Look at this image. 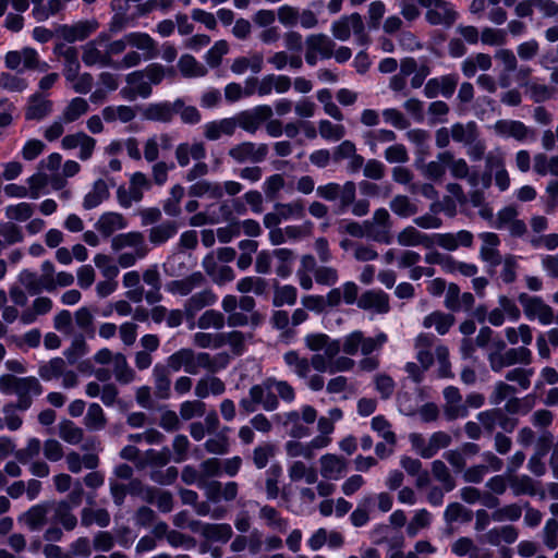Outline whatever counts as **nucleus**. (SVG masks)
<instances>
[{
    "instance_id": "obj_60",
    "label": "nucleus",
    "mask_w": 558,
    "mask_h": 558,
    "mask_svg": "<svg viewBox=\"0 0 558 558\" xmlns=\"http://www.w3.org/2000/svg\"><path fill=\"white\" fill-rule=\"evenodd\" d=\"M178 68L185 77H202L207 73L206 68L191 54L181 56Z\"/></svg>"
},
{
    "instance_id": "obj_3",
    "label": "nucleus",
    "mask_w": 558,
    "mask_h": 558,
    "mask_svg": "<svg viewBox=\"0 0 558 558\" xmlns=\"http://www.w3.org/2000/svg\"><path fill=\"white\" fill-rule=\"evenodd\" d=\"M279 400L292 403L295 400L294 388L286 380L267 377L260 384L253 385L247 397L242 398L239 405L245 415L254 413L259 407L272 412L279 408Z\"/></svg>"
},
{
    "instance_id": "obj_15",
    "label": "nucleus",
    "mask_w": 558,
    "mask_h": 558,
    "mask_svg": "<svg viewBox=\"0 0 558 558\" xmlns=\"http://www.w3.org/2000/svg\"><path fill=\"white\" fill-rule=\"evenodd\" d=\"M271 116L272 109L270 106L258 105L252 109L240 111L232 118L235 122V130L240 128L248 134H255Z\"/></svg>"
},
{
    "instance_id": "obj_27",
    "label": "nucleus",
    "mask_w": 558,
    "mask_h": 558,
    "mask_svg": "<svg viewBox=\"0 0 558 558\" xmlns=\"http://www.w3.org/2000/svg\"><path fill=\"white\" fill-rule=\"evenodd\" d=\"M203 135L208 141H218L222 136H233L235 122L232 117L206 122L202 126Z\"/></svg>"
},
{
    "instance_id": "obj_11",
    "label": "nucleus",
    "mask_w": 558,
    "mask_h": 558,
    "mask_svg": "<svg viewBox=\"0 0 558 558\" xmlns=\"http://www.w3.org/2000/svg\"><path fill=\"white\" fill-rule=\"evenodd\" d=\"M487 360L493 372L499 373L506 367L515 364L530 365L533 360L532 351L525 347L510 348L505 351V354L488 353Z\"/></svg>"
},
{
    "instance_id": "obj_2",
    "label": "nucleus",
    "mask_w": 558,
    "mask_h": 558,
    "mask_svg": "<svg viewBox=\"0 0 558 558\" xmlns=\"http://www.w3.org/2000/svg\"><path fill=\"white\" fill-rule=\"evenodd\" d=\"M122 44L111 39L109 33L101 32L94 39L82 46V61L86 66L112 68L126 70L141 64L138 52L130 50L122 59L114 57L121 54Z\"/></svg>"
},
{
    "instance_id": "obj_37",
    "label": "nucleus",
    "mask_w": 558,
    "mask_h": 558,
    "mask_svg": "<svg viewBox=\"0 0 558 558\" xmlns=\"http://www.w3.org/2000/svg\"><path fill=\"white\" fill-rule=\"evenodd\" d=\"M288 476L291 482L305 481L307 484L317 482L318 473L312 465H307L302 460H292L288 463Z\"/></svg>"
},
{
    "instance_id": "obj_9",
    "label": "nucleus",
    "mask_w": 558,
    "mask_h": 558,
    "mask_svg": "<svg viewBox=\"0 0 558 558\" xmlns=\"http://www.w3.org/2000/svg\"><path fill=\"white\" fill-rule=\"evenodd\" d=\"M151 181L143 172H134L130 177L129 186L121 185L117 190V199L121 207L130 208L143 199L144 192L150 190Z\"/></svg>"
},
{
    "instance_id": "obj_20",
    "label": "nucleus",
    "mask_w": 558,
    "mask_h": 558,
    "mask_svg": "<svg viewBox=\"0 0 558 558\" xmlns=\"http://www.w3.org/2000/svg\"><path fill=\"white\" fill-rule=\"evenodd\" d=\"M319 474L327 481L341 480L348 470V462L345 458L336 453H325L319 460Z\"/></svg>"
},
{
    "instance_id": "obj_19",
    "label": "nucleus",
    "mask_w": 558,
    "mask_h": 558,
    "mask_svg": "<svg viewBox=\"0 0 558 558\" xmlns=\"http://www.w3.org/2000/svg\"><path fill=\"white\" fill-rule=\"evenodd\" d=\"M357 307L374 314L385 315L390 311V299L380 289L367 290L360 295Z\"/></svg>"
},
{
    "instance_id": "obj_41",
    "label": "nucleus",
    "mask_w": 558,
    "mask_h": 558,
    "mask_svg": "<svg viewBox=\"0 0 558 558\" xmlns=\"http://www.w3.org/2000/svg\"><path fill=\"white\" fill-rule=\"evenodd\" d=\"M525 93L531 100L542 104L555 99L558 90L555 86L533 80L525 85Z\"/></svg>"
},
{
    "instance_id": "obj_50",
    "label": "nucleus",
    "mask_w": 558,
    "mask_h": 558,
    "mask_svg": "<svg viewBox=\"0 0 558 558\" xmlns=\"http://www.w3.org/2000/svg\"><path fill=\"white\" fill-rule=\"evenodd\" d=\"M68 469L72 473H80L83 468L94 470L97 468L99 459L94 453H87L81 457L77 452L68 453L66 458Z\"/></svg>"
},
{
    "instance_id": "obj_51",
    "label": "nucleus",
    "mask_w": 558,
    "mask_h": 558,
    "mask_svg": "<svg viewBox=\"0 0 558 558\" xmlns=\"http://www.w3.org/2000/svg\"><path fill=\"white\" fill-rule=\"evenodd\" d=\"M178 232V225L174 221H165L149 229V241L154 245H161Z\"/></svg>"
},
{
    "instance_id": "obj_62",
    "label": "nucleus",
    "mask_w": 558,
    "mask_h": 558,
    "mask_svg": "<svg viewBox=\"0 0 558 558\" xmlns=\"http://www.w3.org/2000/svg\"><path fill=\"white\" fill-rule=\"evenodd\" d=\"M391 211L401 217L409 218L418 211L417 206L407 195H396L389 204Z\"/></svg>"
},
{
    "instance_id": "obj_58",
    "label": "nucleus",
    "mask_w": 558,
    "mask_h": 558,
    "mask_svg": "<svg viewBox=\"0 0 558 558\" xmlns=\"http://www.w3.org/2000/svg\"><path fill=\"white\" fill-rule=\"evenodd\" d=\"M363 137L372 154H376L378 144L395 142L397 134L391 130L379 129L367 131Z\"/></svg>"
},
{
    "instance_id": "obj_39",
    "label": "nucleus",
    "mask_w": 558,
    "mask_h": 558,
    "mask_svg": "<svg viewBox=\"0 0 558 558\" xmlns=\"http://www.w3.org/2000/svg\"><path fill=\"white\" fill-rule=\"evenodd\" d=\"M456 319L452 314L434 311L423 318L422 326L426 329L435 328L438 335H446L453 326Z\"/></svg>"
},
{
    "instance_id": "obj_31",
    "label": "nucleus",
    "mask_w": 558,
    "mask_h": 558,
    "mask_svg": "<svg viewBox=\"0 0 558 558\" xmlns=\"http://www.w3.org/2000/svg\"><path fill=\"white\" fill-rule=\"evenodd\" d=\"M482 240L480 255L483 260L489 263L492 266L501 263V256L498 251L500 244L499 236L494 232H482L478 234Z\"/></svg>"
},
{
    "instance_id": "obj_7",
    "label": "nucleus",
    "mask_w": 558,
    "mask_h": 558,
    "mask_svg": "<svg viewBox=\"0 0 558 558\" xmlns=\"http://www.w3.org/2000/svg\"><path fill=\"white\" fill-rule=\"evenodd\" d=\"M276 418L288 430L290 437L302 439L311 435V428L305 424H313L317 420V411L314 407L304 404L299 410L277 414Z\"/></svg>"
},
{
    "instance_id": "obj_14",
    "label": "nucleus",
    "mask_w": 558,
    "mask_h": 558,
    "mask_svg": "<svg viewBox=\"0 0 558 558\" xmlns=\"http://www.w3.org/2000/svg\"><path fill=\"white\" fill-rule=\"evenodd\" d=\"M117 43L122 44L121 53L128 47L136 49L135 51L141 56V62L151 60L157 56L156 40L144 32L128 33L122 38L117 39Z\"/></svg>"
},
{
    "instance_id": "obj_40",
    "label": "nucleus",
    "mask_w": 558,
    "mask_h": 558,
    "mask_svg": "<svg viewBox=\"0 0 558 558\" xmlns=\"http://www.w3.org/2000/svg\"><path fill=\"white\" fill-rule=\"evenodd\" d=\"M423 399L424 395L421 388H415L412 392H399L397 397L399 411L408 416L415 415Z\"/></svg>"
},
{
    "instance_id": "obj_64",
    "label": "nucleus",
    "mask_w": 558,
    "mask_h": 558,
    "mask_svg": "<svg viewBox=\"0 0 558 558\" xmlns=\"http://www.w3.org/2000/svg\"><path fill=\"white\" fill-rule=\"evenodd\" d=\"M534 171L539 175L551 174L558 177V156L547 157L545 154L534 156Z\"/></svg>"
},
{
    "instance_id": "obj_38",
    "label": "nucleus",
    "mask_w": 558,
    "mask_h": 558,
    "mask_svg": "<svg viewBox=\"0 0 558 558\" xmlns=\"http://www.w3.org/2000/svg\"><path fill=\"white\" fill-rule=\"evenodd\" d=\"M274 270L276 275L282 279L290 277L293 272V265L295 254L290 248H275L274 250Z\"/></svg>"
},
{
    "instance_id": "obj_17",
    "label": "nucleus",
    "mask_w": 558,
    "mask_h": 558,
    "mask_svg": "<svg viewBox=\"0 0 558 558\" xmlns=\"http://www.w3.org/2000/svg\"><path fill=\"white\" fill-rule=\"evenodd\" d=\"M458 83L459 75L456 73L429 78L424 86V95L429 99L439 95L450 98L454 94Z\"/></svg>"
},
{
    "instance_id": "obj_46",
    "label": "nucleus",
    "mask_w": 558,
    "mask_h": 558,
    "mask_svg": "<svg viewBox=\"0 0 558 558\" xmlns=\"http://www.w3.org/2000/svg\"><path fill=\"white\" fill-rule=\"evenodd\" d=\"M53 519L59 522L64 530L72 531L77 525V519L72 512V506L68 501L50 502Z\"/></svg>"
},
{
    "instance_id": "obj_16",
    "label": "nucleus",
    "mask_w": 558,
    "mask_h": 558,
    "mask_svg": "<svg viewBox=\"0 0 558 558\" xmlns=\"http://www.w3.org/2000/svg\"><path fill=\"white\" fill-rule=\"evenodd\" d=\"M305 61L308 65H316L318 59L332 57L335 43L325 34H313L306 37Z\"/></svg>"
},
{
    "instance_id": "obj_24",
    "label": "nucleus",
    "mask_w": 558,
    "mask_h": 558,
    "mask_svg": "<svg viewBox=\"0 0 558 558\" xmlns=\"http://www.w3.org/2000/svg\"><path fill=\"white\" fill-rule=\"evenodd\" d=\"M202 266L205 272L211 278L213 282L218 286L231 282L235 278L233 269L227 265H219L214 254L206 255L202 262Z\"/></svg>"
},
{
    "instance_id": "obj_44",
    "label": "nucleus",
    "mask_w": 558,
    "mask_h": 558,
    "mask_svg": "<svg viewBox=\"0 0 558 558\" xmlns=\"http://www.w3.org/2000/svg\"><path fill=\"white\" fill-rule=\"evenodd\" d=\"M451 160V153H439L435 160H432L422 167V174L432 181H439L446 173L448 161Z\"/></svg>"
},
{
    "instance_id": "obj_5",
    "label": "nucleus",
    "mask_w": 558,
    "mask_h": 558,
    "mask_svg": "<svg viewBox=\"0 0 558 558\" xmlns=\"http://www.w3.org/2000/svg\"><path fill=\"white\" fill-rule=\"evenodd\" d=\"M165 366L170 372H179L182 368L185 373L196 375L201 369L216 372L218 369L216 360L207 352H195L190 348H182L166 359Z\"/></svg>"
},
{
    "instance_id": "obj_26",
    "label": "nucleus",
    "mask_w": 558,
    "mask_h": 558,
    "mask_svg": "<svg viewBox=\"0 0 558 558\" xmlns=\"http://www.w3.org/2000/svg\"><path fill=\"white\" fill-rule=\"evenodd\" d=\"M218 300L217 294L209 288L203 289L191 295L184 303V314L187 318H194L203 308L214 305Z\"/></svg>"
},
{
    "instance_id": "obj_4",
    "label": "nucleus",
    "mask_w": 558,
    "mask_h": 558,
    "mask_svg": "<svg viewBox=\"0 0 558 558\" xmlns=\"http://www.w3.org/2000/svg\"><path fill=\"white\" fill-rule=\"evenodd\" d=\"M0 392L5 396H15L13 403L17 410L26 411L33 404V399L43 393V386L34 376L16 377L12 374L0 376Z\"/></svg>"
},
{
    "instance_id": "obj_56",
    "label": "nucleus",
    "mask_w": 558,
    "mask_h": 558,
    "mask_svg": "<svg viewBox=\"0 0 558 558\" xmlns=\"http://www.w3.org/2000/svg\"><path fill=\"white\" fill-rule=\"evenodd\" d=\"M112 366L114 377L120 384L126 385L135 379V372L130 367L124 354H114Z\"/></svg>"
},
{
    "instance_id": "obj_55",
    "label": "nucleus",
    "mask_w": 558,
    "mask_h": 558,
    "mask_svg": "<svg viewBox=\"0 0 558 558\" xmlns=\"http://www.w3.org/2000/svg\"><path fill=\"white\" fill-rule=\"evenodd\" d=\"M109 196L108 185L104 180H97L93 189L85 195L83 206L93 209L100 205Z\"/></svg>"
},
{
    "instance_id": "obj_47",
    "label": "nucleus",
    "mask_w": 558,
    "mask_h": 558,
    "mask_svg": "<svg viewBox=\"0 0 558 558\" xmlns=\"http://www.w3.org/2000/svg\"><path fill=\"white\" fill-rule=\"evenodd\" d=\"M59 56L63 59V76L71 80L81 71L77 50L75 47L62 45L59 47Z\"/></svg>"
},
{
    "instance_id": "obj_57",
    "label": "nucleus",
    "mask_w": 558,
    "mask_h": 558,
    "mask_svg": "<svg viewBox=\"0 0 558 558\" xmlns=\"http://www.w3.org/2000/svg\"><path fill=\"white\" fill-rule=\"evenodd\" d=\"M504 332L507 341L512 345L521 341L523 345L527 347L533 341L532 328L527 324H521L518 327H506Z\"/></svg>"
},
{
    "instance_id": "obj_36",
    "label": "nucleus",
    "mask_w": 558,
    "mask_h": 558,
    "mask_svg": "<svg viewBox=\"0 0 558 558\" xmlns=\"http://www.w3.org/2000/svg\"><path fill=\"white\" fill-rule=\"evenodd\" d=\"M126 227L128 221L123 215L113 211L102 214L95 225V228L106 238Z\"/></svg>"
},
{
    "instance_id": "obj_35",
    "label": "nucleus",
    "mask_w": 558,
    "mask_h": 558,
    "mask_svg": "<svg viewBox=\"0 0 558 558\" xmlns=\"http://www.w3.org/2000/svg\"><path fill=\"white\" fill-rule=\"evenodd\" d=\"M263 69L264 57L260 52L238 57L233 60L230 66V70L236 75H242L247 71H251L253 74H258Z\"/></svg>"
},
{
    "instance_id": "obj_59",
    "label": "nucleus",
    "mask_w": 558,
    "mask_h": 558,
    "mask_svg": "<svg viewBox=\"0 0 558 558\" xmlns=\"http://www.w3.org/2000/svg\"><path fill=\"white\" fill-rule=\"evenodd\" d=\"M298 290L292 284L275 286L272 305L281 307L283 305L292 306L296 303Z\"/></svg>"
},
{
    "instance_id": "obj_18",
    "label": "nucleus",
    "mask_w": 558,
    "mask_h": 558,
    "mask_svg": "<svg viewBox=\"0 0 558 558\" xmlns=\"http://www.w3.org/2000/svg\"><path fill=\"white\" fill-rule=\"evenodd\" d=\"M445 403H444V415L449 422L464 418L469 415L468 405L464 404L462 396L459 389L454 386H448L442 391Z\"/></svg>"
},
{
    "instance_id": "obj_45",
    "label": "nucleus",
    "mask_w": 558,
    "mask_h": 558,
    "mask_svg": "<svg viewBox=\"0 0 558 558\" xmlns=\"http://www.w3.org/2000/svg\"><path fill=\"white\" fill-rule=\"evenodd\" d=\"M189 195L192 197H208L210 199H219L223 196V189L218 182L199 180L189 187Z\"/></svg>"
},
{
    "instance_id": "obj_30",
    "label": "nucleus",
    "mask_w": 558,
    "mask_h": 558,
    "mask_svg": "<svg viewBox=\"0 0 558 558\" xmlns=\"http://www.w3.org/2000/svg\"><path fill=\"white\" fill-rule=\"evenodd\" d=\"M98 28L96 21H81L73 25H63L60 27V36L68 43H74L86 39Z\"/></svg>"
},
{
    "instance_id": "obj_53",
    "label": "nucleus",
    "mask_w": 558,
    "mask_h": 558,
    "mask_svg": "<svg viewBox=\"0 0 558 558\" xmlns=\"http://www.w3.org/2000/svg\"><path fill=\"white\" fill-rule=\"evenodd\" d=\"M509 487L514 496H535L537 494L535 482L525 474L509 475Z\"/></svg>"
},
{
    "instance_id": "obj_32",
    "label": "nucleus",
    "mask_w": 558,
    "mask_h": 558,
    "mask_svg": "<svg viewBox=\"0 0 558 558\" xmlns=\"http://www.w3.org/2000/svg\"><path fill=\"white\" fill-rule=\"evenodd\" d=\"M175 159L180 167H186L191 159L203 160L206 157V148L202 142L181 143L175 148Z\"/></svg>"
},
{
    "instance_id": "obj_23",
    "label": "nucleus",
    "mask_w": 558,
    "mask_h": 558,
    "mask_svg": "<svg viewBox=\"0 0 558 558\" xmlns=\"http://www.w3.org/2000/svg\"><path fill=\"white\" fill-rule=\"evenodd\" d=\"M175 100L150 102L144 107L142 116L148 121L170 123L175 116Z\"/></svg>"
},
{
    "instance_id": "obj_29",
    "label": "nucleus",
    "mask_w": 558,
    "mask_h": 558,
    "mask_svg": "<svg viewBox=\"0 0 558 558\" xmlns=\"http://www.w3.org/2000/svg\"><path fill=\"white\" fill-rule=\"evenodd\" d=\"M53 104L47 96L35 93L28 98L25 110L26 120H43L52 112Z\"/></svg>"
},
{
    "instance_id": "obj_10",
    "label": "nucleus",
    "mask_w": 558,
    "mask_h": 558,
    "mask_svg": "<svg viewBox=\"0 0 558 558\" xmlns=\"http://www.w3.org/2000/svg\"><path fill=\"white\" fill-rule=\"evenodd\" d=\"M518 301L529 320H537L543 326L554 323V310L541 296L520 293Z\"/></svg>"
},
{
    "instance_id": "obj_42",
    "label": "nucleus",
    "mask_w": 558,
    "mask_h": 558,
    "mask_svg": "<svg viewBox=\"0 0 558 558\" xmlns=\"http://www.w3.org/2000/svg\"><path fill=\"white\" fill-rule=\"evenodd\" d=\"M397 242L401 246H424L430 247V236L426 233L418 231L412 226H408L402 229L397 235Z\"/></svg>"
},
{
    "instance_id": "obj_21",
    "label": "nucleus",
    "mask_w": 558,
    "mask_h": 558,
    "mask_svg": "<svg viewBox=\"0 0 558 558\" xmlns=\"http://www.w3.org/2000/svg\"><path fill=\"white\" fill-rule=\"evenodd\" d=\"M205 284V276L201 271H195L187 277L168 282L166 290L173 295L186 296L195 289H199Z\"/></svg>"
},
{
    "instance_id": "obj_13",
    "label": "nucleus",
    "mask_w": 558,
    "mask_h": 558,
    "mask_svg": "<svg viewBox=\"0 0 558 558\" xmlns=\"http://www.w3.org/2000/svg\"><path fill=\"white\" fill-rule=\"evenodd\" d=\"M427 9L425 19L430 25L450 27L458 19V13L450 2L445 0H417Z\"/></svg>"
},
{
    "instance_id": "obj_49",
    "label": "nucleus",
    "mask_w": 558,
    "mask_h": 558,
    "mask_svg": "<svg viewBox=\"0 0 558 558\" xmlns=\"http://www.w3.org/2000/svg\"><path fill=\"white\" fill-rule=\"evenodd\" d=\"M89 110L88 101L82 97L72 98L61 113L64 123H72L86 114Z\"/></svg>"
},
{
    "instance_id": "obj_43",
    "label": "nucleus",
    "mask_w": 558,
    "mask_h": 558,
    "mask_svg": "<svg viewBox=\"0 0 558 558\" xmlns=\"http://www.w3.org/2000/svg\"><path fill=\"white\" fill-rule=\"evenodd\" d=\"M226 391L225 383L216 376H205L197 380L194 393L199 399L213 396H220Z\"/></svg>"
},
{
    "instance_id": "obj_48",
    "label": "nucleus",
    "mask_w": 558,
    "mask_h": 558,
    "mask_svg": "<svg viewBox=\"0 0 558 558\" xmlns=\"http://www.w3.org/2000/svg\"><path fill=\"white\" fill-rule=\"evenodd\" d=\"M518 539V531L512 525L494 527L484 535V541L493 546L501 543L512 544Z\"/></svg>"
},
{
    "instance_id": "obj_6",
    "label": "nucleus",
    "mask_w": 558,
    "mask_h": 558,
    "mask_svg": "<svg viewBox=\"0 0 558 558\" xmlns=\"http://www.w3.org/2000/svg\"><path fill=\"white\" fill-rule=\"evenodd\" d=\"M128 247L132 248V251L123 252L118 256V264L122 268L132 267L138 259L144 258L148 253V246L145 242V238L143 233L138 231L121 233L112 238L111 248L114 252H119Z\"/></svg>"
},
{
    "instance_id": "obj_1",
    "label": "nucleus",
    "mask_w": 558,
    "mask_h": 558,
    "mask_svg": "<svg viewBox=\"0 0 558 558\" xmlns=\"http://www.w3.org/2000/svg\"><path fill=\"white\" fill-rule=\"evenodd\" d=\"M306 347L312 351H324L328 356H337L340 351L354 356L357 353L368 355L379 351L388 342V335L377 331L375 336L367 337L362 330H353L341 339H331L326 333H308L304 338Z\"/></svg>"
},
{
    "instance_id": "obj_12",
    "label": "nucleus",
    "mask_w": 558,
    "mask_h": 558,
    "mask_svg": "<svg viewBox=\"0 0 558 558\" xmlns=\"http://www.w3.org/2000/svg\"><path fill=\"white\" fill-rule=\"evenodd\" d=\"M269 154V147L265 143H255V142H241L239 144L233 145L228 150V156L235 163H260L263 162Z\"/></svg>"
},
{
    "instance_id": "obj_54",
    "label": "nucleus",
    "mask_w": 558,
    "mask_h": 558,
    "mask_svg": "<svg viewBox=\"0 0 558 558\" xmlns=\"http://www.w3.org/2000/svg\"><path fill=\"white\" fill-rule=\"evenodd\" d=\"M81 523L85 527L93 524L107 527L110 524V514L106 509L84 508L81 512Z\"/></svg>"
},
{
    "instance_id": "obj_28",
    "label": "nucleus",
    "mask_w": 558,
    "mask_h": 558,
    "mask_svg": "<svg viewBox=\"0 0 558 558\" xmlns=\"http://www.w3.org/2000/svg\"><path fill=\"white\" fill-rule=\"evenodd\" d=\"M151 378L154 392L158 399L166 400L171 396V372L163 363H157L153 367Z\"/></svg>"
},
{
    "instance_id": "obj_61",
    "label": "nucleus",
    "mask_w": 558,
    "mask_h": 558,
    "mask_svg": "<svg viewBox=\"0 0 558 558\" xmlns=\"http://www.w3.org/2000/svg\"><path fill=\"white\" fill-rule=\"evenodd\" d=\"M284 451L288 459L298 460V458H303L304 460H313L315 458V453L311 451L308 441L302 442L300 439H291L284 444Z\"/></svg>"
},
{
    "instance_id": "obj_52",
    "label": "nucleus",
    "mask_w": 558,
    "mask_h": 558,
    "mask_svg": "<svg viewBox=\"0 0 558 558\" xmlns=\"http://www.w3.org/2000/svg\"><path fill=\"white\" fill-rule=\"evenodd\" d=\"M341 247L351 251L353 257L359 262H372L378 257V253L371 244L360 242L342 241Z\"/></svg>"
},
{
    "instance_id": "obj_22",
    "label": "nucleus",
    "mask_w": 558,
    "mask_h": 558,
    "mask_svg": "<svg viewBox=\"0 0 558 558\" xmlns=\"http://www.w3.org/2000/svg\"><path fill=\"white\" fill-rule=\"evenodd\" d=\"M494 130L499 136L512 137L519 142L534 135V132L519 120H498L494 124Z\"/></svg>"
},
{
    "instance_id": "obj_8",
    "label": "nucleus",
    "mask_w": 558,
    "mask_h": 558,
    "mask_svg": "<svg viewBox=\"0 0 558 558\" xmlns=\"http://www.w3.org/2000/svg\"><path fill=\"white\" fill-rule=\"evenodd\" d=\"M331 33L335 38L345 41L351 34L354 35L359 45H365L368 41V35L365 32L364 22L359 13L344 15L331 24Z\"/></svg>"
},
{
    "instance_id": "obj_33",
    "label": "nucleus",
    "mask_w": 558,
    "mask_h": 558,
    "mask_svg": "<svg viewBox=\"0 0 558 558\" xmlns=\"http://www.w3.org/2000/svg\"><path fill=\"white\" fill-rule=\"evenodd\" d=\"M553 442L550 434H543L538 439L537 449L527 462V469L536 476H542L546 473V465L543 458L548 452Z\"/></svg>"
},
{
    "instance_id": "obj_25",
    "label": "nucleus",
    "mask_w": 558,
    "mask_h": 558,
    "mask_svg": "<svg viewBox=\"0 0 558 558\" xmlns=\"http://www.w3.org/2000/svg\"><path fill=\"white\" fill-rule=\"evenodd\" d=\"M51 511L50 502H40L32 506L27 511L22 513L17 520L24 523L29 531H39L47 522V515Z\"/></svg>"
},
{
    "instance_id": "obj_34",
    "label": "nucleus",
    "mask_w": 558,
    "mask_h": 558,
    "mask_svg": "<svg viewBox=\"0 0 558 558\" xmlns=\"http://www.w3.org/2000/svg\"><path fill=\"white\" fill-rule=\"evenodd\" d=\"M61 162L62 156L58 153H52L47 158L43 159L38 167L51 177L50 185L54 190H62L66 184V180H64L59 172Z\"/></svg>"
},
{
    "instance_id": "obj_63",
    "label": "nucleus",
    "mask_w": 558,
    "mask_h": 558,
    "mask_svg": "<svg viewBox=\"0 0 558 558\" xmlns=\"http://www.w3.org/2000/svg\"><path fill=\"white\" fill-rule=\"evenodd\" d=\"M20 283L26 289L31 295H37L46 290V283L43 278L28 269H23L19 275Z\"/></svg>"
}]
</instances>
